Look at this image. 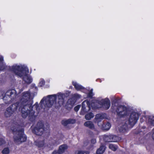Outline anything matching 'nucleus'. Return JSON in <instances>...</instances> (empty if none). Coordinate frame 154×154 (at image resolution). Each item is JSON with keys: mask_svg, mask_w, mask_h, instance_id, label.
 <instances>
[{"mask_svg": "<svg viewBox=\"0 0 154 154\" xmlns=\"http://www.w3.org/2000/svg\"><path fill=\"white\" fill-rule=\"evenodd\" d=\"M32 99L30 97L29 91L24 92L22 95L20 102H17L12 104L8 108L13 113L15 112L18 108L21 109L22 117L25 118L28 116L30 119L35 117L34 115L35 110L38 112L40 110L38 108V103L36 102L32 107Z\"/></svg>", "mask_w": 154, "mask_h": 154, "instance_id": "1", "label": "nucleus"}, {"mask_svg": "<svg viewBox=\"0 0 154 154\" xmlns=\"http://www.w3.org/2000/svg\"><path fill=\"white\" fill-rule=\"evenodd\" d=\"M64 97L65 95L61 93L48 95L41 100V106L44 108L51 107L53 105L57 107L61 106L64 103Z\"/></svg>", "mask_w": 154, "mask_h": 154, "instance_id": "2", "label": "nucleus"}, {"mask_svg": "<svg viewBox=\"0 0 154 154\" xmlns=\"http://www.w3.org/2000/svg\"><path fill=\"white\" fill-rule=\"evenodd\" d=\"M9 70L14 72L18 76L22 77L23 80L27 84L31 83L32 79L31 77L27 75L29 69L26 67H23L21 66L14 64L9 67Z\"/></svg>", "mask_w": 154, "mask_h": 154, "instance_id": "3", "label": "nucleus"}, {"mask_svg": "<svg viewBox=\"0 0 154 154\" xmlns=\"http://www.w3.org/2000/svg\"><path fill=\"white\" fill-rule=\"evenodd\" d=\"M97 103L100 105V106H94V103L93 102L91 104V106L87 100L84 101L82 104V108L80 114L84 115L85 113L88 112L90 109L91 107L93 108H98L103 107L105 109H108L110 106V101L108 98H106L104 99H102L100 101H97Z\"/></svg>", "mask_w": 154, "mask_h": 154, "instance_id": "4", "label": "nucleus"}, {"mask_svg": "<svg viewBox=\"0 0 154 154\" xmlns=\"http://www.w3.org/2000/svg\"><path fill=\"white\" fill-rule=\"evenodd\" d=\"M17 128V126H14V127L12 126L11 128V130L14 132H17L14 137V140L15 143L19 144L22 142L25 141L26 138L24 134L23 130H20Z\"/></svg>", "mask_w": 154, "mask_h": 154, "instance_id": "5", "label": "nucleus"}, {"mask_svg": "<svg viewBox=\"0 0 154 154\" xmlns=\"http://www.w3.org/2000/svg\"><path fill=\"white\" fill-rule=\"evenodd\" d=\"M140 114L137 112H132L130 116L128 119L129 124L128 126L126 124L124 125L122 128L124 129L122 130V129H120L121 131L124 132L128 128H131L133 127L137 123L138 120L139 119Z\"/></svg>", "mask_w": 154, "mask_h": 154, "instance_id": "6", "label": "nucleus"}, {"mask_svg": "<svg viewBox=\"0 0 154 154\" xmlns=\"http://www.w3.org/2000/svg\"><path fill=\"white\" fill-rule=\"evenodd\" d=\"M49 127L48 125H44L42 122H38L36 126L34 129L33 132L37 135H41L43 134L44 131L48 130Z\"/></svg>", "mask_w": 154, "mask_h": 154, "instance_id": "7", "label": "nucleus"}, {"mask_svg": "<svg viewBox=\"0 0 154 154\" xmlns=\"http://www.w3.org/2000/svg\"><path fill=\"white\" fill-rule=\"evenodd\" d=\"M16 97V91L14 90H10L8 91L3 97V99L5 101L6 103H9L11 100Z\"/></svg>", "mask_w": 154, "mask_h": 154, "instance_id": "8", "label": "nucleus"}, {"mask_svg": "<svg viewBox=\"0 0 154 154\" xmlns=\"http://www.w3.org/2000/svg\"><path fill=\"white\" fill-rule=\"evenodd\" d=\"M116 112L117 115L120 117L126 115L128 113V111L127 108L122 106H119Z\"/></svg>", "mask_w": 154, "mask_h": 154, "instance_id": "9", "label": "nucleus"}, {"mask_svg": "<svg viewBox=\"0 0 154 154\" xmlns=\"http://www.w3.org/2000/svg\"><path fill=\"white\" fill-rule=\"evenodd\" d=\"M103 140L107 142H116L119 140L118 137L112 135H104Z\"/></svg>", "mask_w": 154, "mask_h": 154, "instance_id": "10", "label": "nucleus"}, {"mask_svg": "<svg viewBox=\"0 0 154 154\" xmlns=\"http://www.w3.org/2000/svg\"><path fill=\"white\" fill-rule=\"evenodd\" d=\"M35 145L38 146L39 147H42L44 146H47L49 148H52L53 147V144H50V143H49V145L48 144H46L45 143V144L44 143V142L43 141H36L35 142Z\"/></svg>", "mask_w": 154, "mask_h": 154, "instance_id": "11", "label": "nucleus"}, {"mask_svg": "<svg viewBox=\"0 0 154 154\" xmlns=\"http://www.w3.org/2000/svg\"><path fill=\"white\" fill-rule=\"evenodd\" d=\"M72 83L75 89L78 91H82V92H84L86 90L85 88L76 82L73 81Z\"/></svg>", "mask_w": 154, "mask_h": 154, "instance_id": "12", "label": "nucleus"}, {"mask_svg": "<svg viewBox=\"0 0 154 154\" xmlns=\"http://www.w3.org/2000/svg\"><path fill=\"white\" fill-rule=\"evenodd\" d=\"M67 146L65 145H62L60 146L58 152L60 154L63 153L67 149Z\"/></svg>", "mask_w": 154, "mask_h": 154, "instance_id": "13", "label": "nucleus"}, {"mask_svg": "<svg viewBox=\"0 0 154 154\" xmlns=\"http://www.w3.org/2000/svg\"><path fill=\"white\" fill-rule=\"evenodd\" d=\"M84 125L90 129H93L94 128V125L92 122L90 121L85 122L84 123Z\"/></svg>", "mask_w": 154, "mask_h": 154, "instance_id": "14", "label": "nucleus"}, {"mask_svg": "<svg viewBox=\"0 0 154 154\" xmlns=\"http://www.w3.org/2000/svg\"><path fill=\"white\" fill-rule=\"evenodd\" d=\"M105 146L102 145L97 150L96 153L97 154H102L105 151Z\"/></svg>", "mask_w": 154, "mask_h": 154, "instance_id": "15", "label": "nucleus"}, {"mask_svg": "<svg viewBox=\"0 0 154 154\" xmlns=\"http://www.w3.org/2000/svg\"><path fill=\"white\" fill-rule=\"evenodd\" d=\"M148 131L147 129L145 126L142 127L139 130V133L141 135H144Z\"/></svg>", "mask_w": 154, "mask_h": 154, "instance_id": "16", "label": "nucleus"}, {"mask_svg": "<svg viewBox=\"0 0 154 154\" xmlns=\"http://www.w3.org/2000/svg\"><path fill=\"white\" fill-rule=\"evenodd\" d=\"M148 124L150 125L154 126V116H152L149 117Z\"/></svg>", "mask_w": 154, "mask_h": 154, "instance_id": "17", "label": "nucleus"}, {"mask_svg": "<svg viewBox=\"0 0 154 154\" xmlns=\"http://www.w3.org/2000/svg\"><path fill=\"white\" fill-rule=\"evenodd\" d=\"M13 113L10 110L9 108H7L5 111V115L6 117H9L11 115L13 114Z\"/></svg>", "mask_w": 154, "mask_h": 154, "instance_id": "18", "label": "nucleus"}, {"mask_svg": "<svg viewBox=\"0 0 154 154\" xmlns=\"http://www.w3.org/2000/svg\"><path fill=\"white\" fill-rule=\"evenodd\" d=\"M94 117V114L91 113H90L86 115L85 116V118L87 120H89Z\"/></svg>", "mask_w": 154, "mask_h": 154, "instance_id": "19", "label": "nucleus"}, {"mask_svg": "<svg viewBox=\"0 0 154 154\" xmlns=\"http://www.w3.org/2000/svg\"><path fill=\"white\" fill-rule=\"evenodd\" d=\"M110 127L111 125L109 122L107 123L105 125H102L103 128L104 130H108L110 128Z\"/></svg>", "mask_w": 154, "mask_h": 154, "instance_id": "20", "label": "nucleus"}, {"mask_svg": "<svg viewBox=\"0 0 154 154\" xmlns=\"http://www.w3.org/2000/svg\"><path fill=\"white\" fill-rule=\"evenodd\" d=\"M3 58L2 57L0 56V63L2 64L0 68V70H2L5 68V64L3 63Z\"/></svg>", "mask_w": 154, "mask_h": 154, "instance_id": "21", "label": "nucleus"}, {"mask_svg": "<svg viewBox=\"0 0 154 154\" xmlns=\"http://www.w3.org/2000/svg\"><path fill=\"white\" fill-rule=\"evenodd\" d=\"M105 117V114H98L96 116L95 118L96 119H104Z\"/></svg>", "mask_w": 154, "mask_h": 154, "instance_id": "22", "label": "nucleus"}, {"mask_svg": "<svg viewBox=\"0 0 154 154\" xmlns=\"http://www.w3.org/2000/svg\"><path fill=\"white\" fill-rule=\"evenodd\" d=\"M109 148L112 150L115 151L117 149V146L116 145L110 144L109 145Z\"/></svg>", "mask_w": 154, "mask_h": 154, "instance_id": "23", "label": "nucleus"}, {"mask_svg": "<svg viewBox=\"0 0 154 154\" xmlns=\"http://www.w3.org/2000/svg\"><path fill=\"white\" fill-rule=\"evenodd\" d=\"M10 152V150L8 148H5L2 151V153L3 154H8Z\"/></svg>", "mask_w": 154, "mask_h": 154, "instance_id": "24", "label": "nucleus"}, {"mask_svg": "<svg viewBox=\"0 0 154 154\" xmlns=\"http://www.w3.org/2000/svg\"><path fill=\"white\" fill-rule=\"evenodd\" d=\"M89 152L85 151H78L77 154H89Z\"/></svg>", "mask_w": 154, "mask_h": 154, "instance_id": "25", "label": "nucleus"}, {"mask_svg": "<svg viewBox=\"0 0 154 154\" xmlns=\"http://www.w3.org/2000/svg\"><path fill=\"white\" fill-rule=\"evenodd\" d=\"M62 124L64 126H66L68 124H69L68 120H64L61 122Z\"/></svg>", "mask_w": 154, "mask_h": 154, "instance_id": "26", "label": "nucleus"}, {"mask_svg": "<svg viewBox=\"0 0 154 154\" xmlns=\"http://www.w3.org/2000/svg\"><path fill=\"white\" fill-rule=\"evenodd\" d=\"M45 84V81L42 79H41L39 83V85L40 86H43Z\"/></svg>", "mask_w": 154, "mask_h": 154, "instance_id": "27", "label": "nucleus"}, {"mask_svg": "<svg viewBox=\"0 0 154 154\" xmlns=\"http://www.w3.org/2000/svg\"><path fill=\"white\" fill-rule=\"evenodd\" d=\"M68 120L69 124H74L75 123V120L74 119H69Z\"/></svg>", "mask_w": 154, "mask_h": 154, "instance_id": "28", "label": "nucleus"}, {"mask_svg": "<svg viewBox=\"0 0 154 154\" xmlns=\"http://www.w3.org/2000/svg\"><path fill=\"white\" fill-rule=\"evenodd\" d=\"M80 106L79 105H77L74 108V110L76 111H78L79 109L80 108Z\"/></svg>", "mask_w": 154, "mask_h": 154, "instance_id": "29", "label": "nucleus"}, {"mask_svg": "<svg viewBox=\"0 0 154 154\" xmlns=\"http://www.w3.org/2000/svg\"><path fill=\"white\" fill-rule=\"evenodd\" d=\"M92 91H93V90L92 89L91 90L90 92H89V94L88 95V97H91L93 95Z\"/></svg>", "mask_w": 154, "mask_h": 154, "instance_id": "30", "label": "nucleus"}, {"mask_svg": "<svg viewBox=\"0 0 154 154\" xmlns=\"http://www.w3.org/2000/svg\"><path fill=\"white\" fill-rule=\"evenodd\" d=\"M74 97L75 98H79L81 96L78 94H75L74 95Z\"/></svg>", "mask_w": 154, "mask_h": 154, "instance_id": "31", "label": "nucleus"}, {"mask_svg": "<svg viewBox=\"0 0 154 154\" xmlns=\"http://www.w3.org/2000/svg\"><path fill=\"white\" fill-rule=\"evenodd\" d=\"M72 100V99H69L68 101V103H69V104H70L71 105H73L74 103H75V102L73 101L72 102H71Z\"/></svg>", "mask_w": 154, "mask_h": 154, "instance_id": "32", "label": "nucleus"}, {"mask_svg": "<svg viewBox=\"0 0 154 154\" xmlns=\"http://www.w3.org/2000/svg\"><path fill=\"white\" fill-rule=\"evenodd\" d=\"M5 143V141L2 139H0V145H2Z\"/></svg>", "mask_w": 154, "mask_h": 154, "instance_id": "33", "label": "nucleus"}, {"mask_svg": "<svg viewBox=\"0 0 154 154\" xmlns=\"http://www.w3.org/2000/svg\"><path fill=\"white\" fill-rule=\"evenodd\" d=\"M96 142V140L95 139H92L91 140V143L92 144L95 143Z\"/></svg>", "mask_w": 154, "mask_h": 154, "instance_id": "34", "label": "nucleus"}, {"mask_svg": "<svg viewBox=\"0 0 154 154\" xmlns=\"http://www.w3.org/2000/svg\"><path fill=\"white\" fill-rule=\"evenodd\" d=\"M40 106L41 107V109H43V110H42V111H43V110H44L45 109V110H47L49 108H44L43 107H42V106H41V102H40Z\"/></svg>", "mask_w": 154, "mask_h": 154, "instance_id": "35", "label": "nucleus"}, {"mask_svg": "<svg viewBox=\"0 0 154 154\" xmlns=\"http://www.w3.org/2000/svg\"><path fill=\"white\" fill-rule=\"evenodd\" d=\"M152 137L154 140V128L152 130Z\"/></svg>", "mask_w": 154, "mask_h": 154, "instance_id": "36", "label": "nucleus"}, {"mask_svg": "<svg viewBox=\"0 0 154 154\" xmlns=\"http://www.w3.org/2000/svg\"><path fill=\"white\" fill-rule=\"evenodd\" d=\"M60 154L59 152L58 151L57 152L56 151H54V152L52 153V154Z\"/></svg>", "mask_w": 154, "mask_h": 154, "instance_id": "37", "label": "nucleus"}, {"mask_svg": "<svg viewBox=\"0 0 154 154\" xmlns=\"http://www.w3.org/2000/svg\"><path fill=\"white\" fill-rule=\"evenodd\" d=\"M98 125L99 126H102L101 125H99V123H98Z\"/></svg>", "mask_w": 154, "mask_h": 154, "instance_id": "38", "label": "nucleus"}]
</instances>
